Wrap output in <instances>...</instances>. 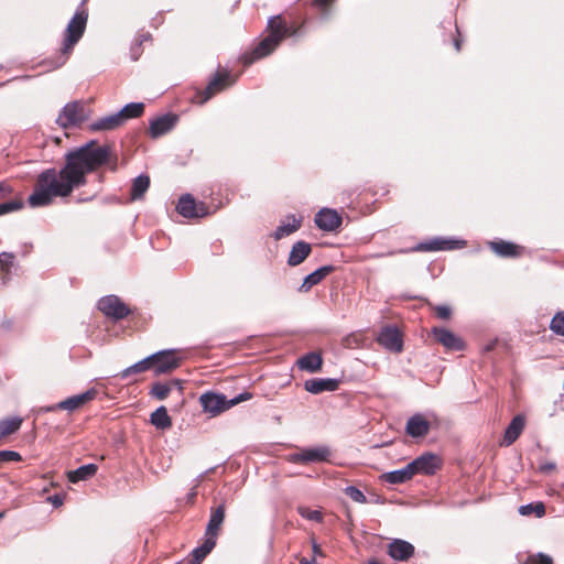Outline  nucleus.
Wrapping results in <instances>:
<instances>
[{
  "mask_svg": "<svg viewBox=\"0 0 564 564\" xmlns=\"http://www.w3.org/2000/svg\"><path fill=\"white\" fill-rule=\"evenodd\" d=\"M109 158V148L99 147L96 141L68 151L64 155L62 169L50 167L37 175L28 204L33 208L44 207L51 205L55 198L70 196L74 189L87 184V174L106 164Z\"/></svg>",
  "mask_w": 564,
  "mask_h": 564,
  "instance_id": "obj_1",
  "label": "nucleus"
},
{
  "mask_svg": "<svg viewBox=\"0 0 564 564\" xmlns=\"http://www.w3.org/2000/svg\"><path fill=\"white\" fill-rule=\"evenodd\" d=\"M300 25L289 22L282 14L270 17L265 28L268 34L251 52L242 55L241 61L243 65L249 66L256 61L272 54L285 39L296 36L300 33Z\"/></svg>",
  "mask_w": 564,
  "mask_h": 564,
  "instance_id": "obj_2",
  "label": "nucleus"
},
{
  "mask_svg": "<svg viewBox=\"0 0 564 564\" xmlns=\"http://www.w3.org/2000/svg\"><path fill=\"white\" fill-rule=\"evenodd\" d=\"M88 20V12L85 8L80 7L77 9L73 18L69 20L65 32H64V41L61 48V54L58 56L57 66H62L68 59L70 53L73 52L74 46L78 43V41L84 35L86 30Z\"/></svg>",
  "mask_w": 564,
  "mask_h": 564,
  "instance_id": "obj_3",
  "label": "nucleus"
},
{
  "mask_svg": "<svg viewBox=\"0 0 564 564\" xmlns=\"http://www.w3.org/2000/svg\"><path fill=\"white\" fill-rule=\"evenodd\" d=\"M226 516V506L220 503L217 508L212 509L210 518L205 531V540L202 545L192 551V555H197V558H205L215 547L219 530L224 523Z\"/></svg>",
  "mask_w": 564,
  "mask_h": 564,
  "instance_id": "obj_4",
  "label": "nucleus"
},
{
  "mask_svg": "<svg viewBox=\"0 0 564 564\" xmlns=\"http://www.w3.org/2000/svg\"><path fill=\"white\" fill-rule=\"evenodd\" d=\"M250 398L251 394L248 392L240 393L230 400H227L223 394L207 392L200 395L199 401L205 412L217 415L242 401L249 400Z\"/></svg>",
  "mask_w": 564,
  "mask_h": 564,
  "instance_id": "obj_5",
  "label": "nucleus"
},
{
  "mask_svg": "<svg viewBox=\"0 0 564 564\" xmlns=\"http://www.w3.org/2000/svg\"><path fill=\"white\" fill-rule=\"evenodd\" d=\"M236 82V78L227 69H218L214 77L208 82L203 91H198L195 100L198 104H205L214 95L225 90Z\"/></svg>",
  "mask_w": 564,
  "mask_h": 564,
  "instance_id": "obj_6",
  "label": "nucleus"
},
{
  "mask_svg": "<svg viewBox=\"0 0 564 564\" xmlns=\"http://www.w3.org/2000/svg\"><path fill=\"white\" fill-rule=\"evenodd\" d=\"M85 106L82 101L66 104L61 110L56 122L63 129L74 128L87 119Z\"/></svg>",
  "mask_w": 564,
  "mask_h": 564,
  "instance_id": "obj_7",
  "label": "nucleus"
},
{
  "mask_svg": "<svg viewBox=\"0 0 564 564\" xmlns=\"http://www.w3.org/2000/svg\"><path fill=\"white\" fill-rule=\"evenodd\" d=\"M98 310L113 321L126 318L130 313L128 305L117 295H106L98 301Z\"/></svg>",
  "mask_w": 564,
  "mask_h": 564,
  "instance_id": "obj_8",
  "label": "nucleus"
},
{
  "mask_svg": "<svg viewBox=\"0 0 564 564\" xmlns=\"http://www.w3.org/2000/svg\"><path fill=\"white\" fill-rule=\"evenodd\" d=\"M152 370L155 375L173 371L181 366V358L176 350H161L150 356Z\"/></svg>",
  "mask_w": 564,
  "mask_h": 564,
  "instance_id": "obj_9",
  "label": "nucleus"
},
{
  "mask_svg": "<svg viewBox=\"0 0 564 564\" xmlns=\"http://www.w3.org/2000/svg\"><path fill=\"white\" fill-rule=\"evenodd\" d=\"M97 395V390L91 388L84 393L72 395L56 404L50 405L45 408V411L53 412L56 410H65L73 412L77 409H80L86 403L93 401Z\"/></svg>",
  "mask_w": 564,
  "mask_h": 564,
  "instance_id": "obj_10",
  "label": "nucleus"
},
{
  "mask_svg": "<svg viewBox=\"0 0 564 564\" xmlns=\"http://www.w3.org/2000/svg\"><path fill=\"white\" fill-rule=\"evenodd\" d=\"M330 456V451L326 446L307 447L299 453L291 454L289 460L295 464H308L327 462Z\"/></svg>",
  "mask_w": 564,
  "mask_h": 564,
  "instance_id": "obj_11",
  "label": "nucleus"
},
{
  "mask_svg": "<svg viewBox=\"0 0 564 564\" xmlns=\"http://www.w3.org/2000/svg\"><path fill=\"white\" fill-rule=\"evenodd\" d=\"M177 212L186 218H200L208 215V208L204 203H196L191 194L180 197L176 205Z\"/></svg>",
  "mask_w": 564,
  "mask_h": 564,
  "instance_id": "obj_12",
  "label": "nucleus"
},
{
  "mask_svg": "<svg viewBox=\"0 0 564 564\" xmlns=\"http://www.w3.org/2000/svg\"><path fill=\"white\" fill-rule=\"evenodd\" d=\"M431 333L446 350L460 351L466 347L462 337L445 327H433Z\"/></svg>",
  "mask_w": 564,
  "mask_h": 564,
  "instance_id": "obj_13",
  "label": "nucleus"
},
{
  "mask_svg": "<svg viewBox=\"0 0 564 564\" xmlns=\"http://www.w3.org/2000/svg\"><path fill=\"white\" fill-rule=\"evenodd\" d=\"M414 475H434L442 467V459L433 453H425L410 463Z\"/></svg>",
  "mask_w": 564,
  "mask_h": 564,
  "instance_id": "obj_14",
  "label": "nucleus"
},
{
  "mask_svg": "<svg viewBox=\"0 0 564 564\" xmlns=\"http://www.w3.org/2000/svg\"><path fill=\"white\" fill-rule=\"evenodd\" d=\"M378 343L392 352H401L403 348L402 335L397 327H383L378 337Z\"/></svg>",
  "mask_w": 564,
  "mask_h": 564,
  "instance_id": "obj_15",
  "label": "nucleus"
},
{
  "mask_svg": "<svg viewBox=\"0 0 564 564\" xmlns=\"http://www.w3.org/2000/svg\"><path fill=\"white\" fill-rule=\"evenodd\" d=\"M341 223L343 218L335 209L322 208L315 216L316 226L324 231H335Z\"/></svg>",
  "mask_w": 564,
  "mask_h": 564,
  "instance_id": "obj_16",
  "label": "nucleus"
},
{
  "mask_svg": "<svg viewBox=\"0 0 564 564\" xmlns=\"http://www.w3.org/2000/svg\"><path fill=\"white\" fill-rule=\"evenodd\" d=\"M177 122V116L173 113L162 115L150 121L149 133L151 138L156 139L173 129Z\"/></svg>",
  "mask_w": 564,
  "mask_h": 564,
  "instance_id": "obj_17",
  "label": "nucleus"
},
{
  "mask_svg": "<svg viewBox=\"0 0 564 564\" xmlns=\"http://www.w3.org/2000/svg\"><path fill=\"white\" fill-rule=\"evenodd\" d=\"M388 554L400 562L409 561L414 554V546L404 540L395 539L388 545Z\"/></svg>",
  "mask_w": 564,
  "mask_h": 564,
  "instance_id": "obj_18",
  "label": "nucleus"
},
{
  "mask_svg": "<svg viewBox=\"0 0 564 564\" xmlns=\"http://www.w3.org/2000/svg\"><path fill=\"white\" fill-rule=\"evenodd\" d=\"M405 432L412 437H423L430 432V423L423 414H414L408 420Z\"/></svg>",
  "mask_w": 564,
  "mask_h": 564,
  "instance_id": "obj_19",
  "label": "nucleus"
},
{
  "mask_svg": "<svg viewBox=\"0 0 564 564\" xmlns=\"http://www.w3.org/2000/svg\"><path fill=\"white\" fill-rule=\"evenodd\" d=\"M338 380L330 378H314L306 380L304 383L305 390L313 394H318L324 391H335L338 389Z\"/></svg>",
  "mask_w": 564,
  "mask_h": 564,
  "instance_id": "obj_20",
  "label": "nucleus"
},
{
  "mask_svg": "<svg viewBox=\"0 0 564 564\" xmlns=\"http://www.w3.org/2000/svg\"><path fill=\"white\" fill-rule=\"evenodd\" d=\"M301 226L302 217L289 215L284 220L281 221V225L276 227L272 236L275 240H281L282 238L288 237L297 231L301 228Z\"/></svg>",
  "mask_w": 564,
  "mask_h": 564,
  "instance_id": "obj_21",
  "label": "nucleus"
},
{
  "mask_svg": "<svg viewBox=\"0 0 564 564\" xmlns=\"http://www.w3.org/2000/svg\"><path fill=\"white\" fill-rule=\"evenodd\" d=\"M458 241L434 238L430 241L419 243L413 250L415 251H440V250H453L458 247Z\"/></svg>",
  "mask_w": 564,
  "mask_h": 564,
  "instance_id": "obj_22",
  "label": "nucleus"
},
{
  "mask_svg": "<svg viewBox=\"0 0 564 564\" xmlns=\"http://www.w3.org/2000/svg\"><path fill=\"white\" fill-rule=\"evenodd\" d=\"M490 249L502 258H517L523 251L522 247L505 240L490 242Z\"/></svg>",
  "mask_w": 564,
  "mask_h": 564,
  "instance_id": "obj_23",
  "label": "nucleus"
},
{
  "mask_svg": "<svg viewBox=\"0 0 564 564\" xmlns=\"http://www.w3.org/2000/svg\"><path fill=\"white\" fill-rule=\"evenodd\" d=\"M524 425V417L522 415H516L506 429L502 445L510 446L513 444L521 435Z\"/></svg>",
  "mask_w": 564,
  "mask_h": 564,
  "instance_id": "obj_24",
  "label": "nucleus"
},
{
  "mask_svg": "<svg viewBox=\"0 0 564 564\" xmlns=\"http://www.w3.org/2000/svg\"><path fill=\"white\" fill-rule=\"evenodd\" d=\"M312 247L308 242L297 241L292 246L289 254L288 264L296 267L301 264L311 253Z\"/></svg>",
  "mask_w": 564,
  "mask_h": 564,
  "instance_id": "obj_25",
  "label": "nucleus"
},
{
  "mask_svg": "<svg viewBox=\"0 0 564 564\" xmlns=\"http://www.w3.org/2000/svg\"><path fill=\"white\" fill-rule=\"evenodd\" d=\"M333 271V265H324L310 273L300 286V292H308L314 285L321 283Z\"/></svg>",
  "mask_w": 564,
  "mask_h": 564,
  "instance_id": "obj_26",
  "label": "nucleus"
},
{
  "mask_svg": "<svg viewBox=\"0 0 564 564\" xmlns=\"http://www.w3.org/2000/svg\"><path fill=\"white\" fill-rule=\"evenodd\" d=\"M414 476L415 475L413 473V469L409 463L405 467H403L401 469L384 473L381 476V479L384 482H388L391 485H399V484H404V482L411 480Z\"/></svg>",
  "mask_w": 564,
  "mask_h": 564,
  "instance_id": "obj_27",
  "label": "nucleus"
},
{
  "mask_svg": "<svg viewBox=\"0 0 564 564\" xmlns=\"http://www.w3.org/2000/svg\"><path fill=\"white\" fill-rule=\"evenodd\" d=\"M121 121L117 113H112L102 118H99L88 126L91 132L98 131H111L121 127Z\"/></svg>",
  "mask_w": 564,
  "mask_h": 564,
  "instance_id": "obj_28",
  "label": "nucleus"
},
{
  "mask_svg": "<svg viewBox=\"0 0 564 564\" xmlns=\"http://www.w3.org/2000/svg\"><path fill=\"white\" fill-rule=\"evenodd\" d=\"M323 365L322 356L317 352H308L297 360V366L301 370L308 372H317Z\"/></svg>",
  "mask_w": 564,
  "mask_h": 564,
  "instance_id": "obj_29",
  "label": "nucleus"
},
{
  "mask_svg": "<svg viewBox=\"0 0 564 564\" xmlns=\"http://www.w3.org/2000/svg\"><path fill=\"white\" fill-rule=\"evenodd\" d=\"M173 387H177L180 390L182 389L181 383L177 380L170 382H155L150 390V395L160 401L164 400L169 397Z\"/></svg>",
  "mask_w": 564,
  "mask_h": 564,
  "instance_id": "obj_30",
  "label": "nucleus"
},
{
  "mask_svg": "<svg viewBox=\"0 0 564 564\" xmlns=\"http://www.w3.org/2000/svg\"><path fill=\"white\" fill-rule=\"evenodd\" d=\"M144 112V104L143 102H131L126 105L119 112H117L118 118L123 124L127 120L139 118Z\"/></svg>",
  "mask_w": 564,
  "mask_h": 564,
  "instance_id": "obj_31",
  "label": "nucleus"
},
{
  "mask_svg": "<svg viewBox=\"0 0 564 564\" xmlns=\"http://www.w3.org/2000/svg\"><path fill=\"white\" fill-rule=\"evenodd\" d=\"M150 422L159 430H167L172 426V420L165 406L158 408L150 416Z\"/></svg>",
  "mask_w": 564,
  "mask_h": 564,
  "instance_id": "obj_32",
  "label": "nucleus"
},
{
  "mask_svg": "<svg viewBox=\"0 0 564 564\" xmlns=\"http://www.w3.org/2000/svg\"><path fill=\"white\" fill-rule=\"evenodd\" d=\"M97 473V466L95 464H87L78 467L75 470H70L67 474V478L70 482H78L93 477Z\"/></svg>",
  "mask_w": 564,
  "mask_h": 564,
  "instance_id": "obj_33",
  "label": "nucleus"
},
{
  "mask_svg": "<svg viewBox=\"0 0 564 564\" xmlns=\"http://www.w3.org/2000/svg\"><path fill=\"white\" fill-rule=\"evenodd\" d=\"M150 177L148 175H139L133 180L131 186V199L137 200L143 197L144 193L149 189Z\"/></svg>",
  "mask_w": 564,
  "mask_h": 564,
  "instance_id": "obj_34",
  "label": "nucleus"
},
{
  "mask_svg": "<svg viewBox=\"0 0 564 564\" xmlns=\"http://www.w3.org/2000/svg\"><path fill=\"white\" fill-rule=\"evenodd\" d=\"M147 370H152L150 356L122 370L119 377L127 379L132 373H140Z\"/></svg>",
  "mask_w": 564,
  "mask_h": 564,
  "instance_id": "obj_35",
  "label": "nucleus"
},
{
  "mask_svg": "<svg viewBox=\"0 0 564 564\" xmlns=\"http://www.w3.org/2000/svg\"><path fill=\"white\" fill-rule=\"evenodd\" d=\"M22 424V419L10 417L0 421V437H4L15 433Z\"/></svg>",
  "mask_w": 564,
  "mask_h": 564,
  "instance_id": "obj_36",
  "label": "nucleus"
},
{
  "mask_svg": "<svg viewBox=\"0 0 564 564\" xmlns=\"http://www.w3.org/2000/svg\"><path fill=\"white\" fill-rule=\"evenodd\" d=\"M15 256L11 252H1L0 253V268L3 273V279H8L11 269L14 267Z\"/></svg>",
  "mask_w": 564,
  "mask_h": 564,
  "instance_id": "obj_37",
  "label": "nucleus"
},
{
  "mask_svg": "<svg viewBox=\"0 0 564 564\" xmlns=\"http://www.w3.org/2000/svg\"><path fill=\"white\" fill-rule=\"evenodd\" d=\"M519 512L522 516H530L534 513L538 518L545 514V506L543 502L528 503L519 508Z\"/></svg>",
  "mask_w": 564,
  "mask_h": 564,
  "instance_id": "obj_38",
  "label": "nucleus"
},
{
  "mask_svg": "<svg viewBox=\"0 0 564 564\" xmlns=\"http://www.w3.org/2000/svg\"><path fill=\"white\" fill-rule=\"evenodd\" d=\"M550 329L556 335L564 336V312H558L553 316Z\"/></svg>",
  "mask_w": 564,
  "mask_h": 564,
  "instance_id": "obj_39",
  "label": "nucleus"
},
{
  "mask_svg": "<svg viewBox=\"0 0 564 564\" xmlns=\"http://www.w3.org/2000/svg\"><path fill=\"white\" fill-rule=\"evenodd\" d=\"M523 564H553V558L544 553L531 554Z\"/></svg>",
  "mask_w": 564,
  "mask_h": 564,
  "instance_id": "obj_40",
  "label": "nucleus"
},
{
  "mask_svg": "<svg viewBox=\"0 0 564 564\" xmlns=\"http://www.w3.org/2000/svg\"><path fill=\"white\" fill-rule=\"evenodd\" d=\"M345 494L354 501L358 502V503H366L367 502V498L366 496L364 495V492L361 490H359L357 487L355 486H348L345 488Z\"/></svg>",
  "mask_w": 564,
  "mask_h": 564,
  "instance_id": "obj_41",
  "label": "nucleus"
},
{
  "mask_svg": "<svg viewBox=\"0 0 564 564\" xmlns=\"http://www.w3.org/2000/svg\"><path fill=\"white\" fill-rule=\"evenodd\" d=\"M299 513L303 518H305L307 520H312V521H316V522H322L323 521V514L318 510H311V509L305 508V507H300L299 508Z\"/></svg>",
  "mask_w": 564,
  "mask_h": 564,
  "instance_id": "obj_42",
  "label": "nucleus"
},
{
  "mask_svg": "<svg viewBox=\"0 0 564 564\" xmlns=\"http://www.w3.org/2000/svg\"><path fill=\"white\" fill-rule=\"evenodd\" d=\"M23 206L20 200H10L0 204V216L21 209Z\"/></svg>",
  "mask_w": 564,
  "mask_h": 564,
  "instance_id": "obj_43",
  "label": "nucleus"
},
{
  "mask_svg": "<svg viewBox=\"0 0 564 564\" xmlns=\"http://www.w3.org/2000/svg\"><path fill=\"white\" fill-rule=\"evenodd\" d=\"M22 456L15 451H0V463L21 462Z\"/></svg>",
  "mask_w": 564,
  "mask_h": 564,
  "instance_id": "obj_44",
  "label": "nucleus"
},
{
  "mask_svg": "<svg viewBox=\"0 0 564 564\" xmlns=\"http://www.w3.org/2000/svg\"><path fill=\"white\" fill-rule=\"evenodd\" d=\"M435 315L441 319H448L452 315V310L447 305H437L434 307Z\"/></svg>",
  "mask_w": 564,
  "mask_h": 564,
  "instance_id": "obj_45",
  "label": "nucleus"
},
{
  "mask_svg": "<svg viewBox=\"0 0 564 564\" xmlns=\"http://www.w3.org/2000/svg\"><path fill=\"white\" fill-rule=\"evenodd\" d=\"M311 6L326 12L336 0H310Z\"/></svg>",
  "mask_w": 564,
  "mask_h": 564,
  "instance_id": "obj_46",
  "label": "nucleus"
},
{
  "mask_svg": "<svg viewBox=\"0 0 564 564\" xmlns=\"http://www.w3.org/2000/svg\"><path fill=\"white\" fill-rule=\"evenodd\" d=\"M11 193H12V187L9 184H7L4 182L0 183V198H4L8 195H10Z\"/></svg>",
  "mask_w": 564,
  "mask_h": 564,
  "instance_id": "obj_47",
  "label": "nucleus"
},
{
  "mask_svg": "<svg viewBox=\"0 0 564 564\" xmlns=\"http://www.w3.org/2000/svg\"><path fill=\"white\" fill-rule=\"evenodd\" d=\"M47 500L54 506L59 507L64 503V498L61 495H54L47 498Z\"/></svg>",
  "mask_w": 564,
  "mask_h": 564,
  "instance_id": "obj_48",
  "label": "nucleus"
},
{
  "mask_svg": "<svg viewBox=\"0 0 564 564\" xmlns=\"http://www.w3.org/2000/svg\"><path fill=\"white\" fill-rule=\"evenodd\" d=\"M456 32H457L458 36H460L459 31H458V29H457V28H456ZM454 46H455V48H456V51H457V52H459V51H460V47H462V40H460L459 37L454 39Z\"/></svg>",
  "mask_w": 564,
  "mask_h": 564,
  "instance_id": "obj_49",
  "label": "nucleus"
},
{
  "mask_svg": "<svg viewBox=\"0 0 564 564\" xmlns=\"http://www.w3.org/2000/svg\"><path fill=\"white\" fill-rule=\"evenodd\" d=\"M553 469H555V464H553V463H547V464H544L541 466L542 471H550Z\"/></svg>",
  "mask_w": 564,
  "mask_h": 564,
  "instance_id": "obj_50",
  "label": "nucleus"
},
{
  "mask_svg": "<svg viewBox=\"0 0 564 564\" xmlns=\"http://www.w3.org/2000/svg\"><path fill=\"white\" fill-rule=\"evenodd\" d=\"M300 564H315V560L314 558H312V560L302 558Z\"/></svg>",
  "mask_w": 564,
  "mask_h": 564,
  "instance_id": "obj_51",
  "label": "nucleus"
},
{
  "mask_svg": "<svg viewBox=\"0 0 564 564\" xmlns=\"http://www.w3.org/2000/svg\"><path fill=\"white\" fill-rule=\"evenodd\" d=\"M313 552L315 554H321V547L316 543L313 544Z\"/></svg>",
  "mask_w": 564,
  "mask_h": 564,
  "instance_id": "obj_52",
  "label": "nucleus"
},
{
  "mask_svg": "<svg viewBox=\"0 0 564 564\" xmlns=\"http://www.w3.org/2000/svg\"><path fill=\"white\" fill-rule=\"evenodd\" d=\"M368 564H381V563L376 561V560H371V561L368 562Z\"/></svg>",
  "mask_w": 564,
  "mask_h": 564,
  "instance_id": "obj_53",
  "label": "nucleus"
},
{
  "mask_svg": "<svg viewBox=\"0 0 564 564\" xmlns=\"http://www.w3.org/2000/svg\"><path fill=\"white\" fill-rule=\"evenodd\" d=\"M2 517H3V513H2V512H0V519H1Z\"/></svg>",
  "mask_w": 564,
  "mask_h": 564,
  "instance_id": "obj_54",
  "label": "nucleus"
}]
</instances>
